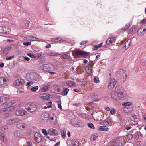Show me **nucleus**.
Listing matches in <instances>:
<instances>
[{
  "label": "nucleus",
  "mask_w": 146,
  "mask_h": 146,
  "mask_svg": "<svg viewBox=\"0 0 146 146\" xmlns=\"http://www.w3.org/2000/svg\"><path fill=\"white\" fill-rule=\"evenodd\" d=\"M126 95L125 92H111V98L115 100H119L120 98H123Z\"/></svg>",
  "instance_id": "obj_1"
},
{
  "label": "nucleus",
  "mask_w": 146,
  "mask_h": 146,
  "mask_svg": "<svg viewBox=\"0 0 146 146\" xmlns=\"http://www.w3.org/2000/svg\"><path fill=\"white\" fill-rule=\"evenodd\" d=\"M26 110L31 113L35 112L37 109L36 106L34 104L29 103L25 106Z\"/></svg>",
  "instance_id": "obj_2"
},
{
  "label": "nucleus",
  "mask_w": 146,
  "mask_h": 146,
  "mask_svg": "<svg viewBox=\"0 0 146 146\" xmlns=\"http://www.w3.org/2000/svg\"><path fill=\"white\" fill-rule=\"evenodd\" d=\"M72 54L73 56H87L89 54L88 52H86L84 51H82L81 50H72Z\"/></svg>",
  "instance_id": "obj_3"
},
{
  "label": "nucleus",
  "mask_w": 146,
  "mask_h": 146,
  "mask_svg": "<svg viewBox=\"0 0 146 146\" xmlns=\"http://www.w3.org/2000/svg\"><path fill=\"white\" fill-rule=\"evenodd\" d=\"M14 103V102L12 103V102L11 103L10 102L8 105V106L7 108H1L0 110V111L1 113L3 112H6L7 111L9 112L11 111L14 108V107L13 106H10L11 105H12Z\"/></svg>",
  "instance_id": "obj_4"
},
{
  "label": "nucleus",
  "mask_w": 146,
  "mask_h": 146,
  "mask_svg": "<svg viewBox=\"0 0 146 146\" xmlns=\"http://www.w3.org/2000/svg\"><path fill=\"white\" fill-rule=\"evenodd\" d=\"M119 74L118 76L119 80H120V81H123L126 79L127 75L124 70H121L119 72Z\"/></svg>",
  "instance_id": "obj_5"
},
{
  "label": "nucleus",
  "mask_w": 146,
  "mask_h": 146,
  "mask_svg": "<svg viewBox=\"0 0 146 146\" xmlns=\"http://www.w3.org/2000/svg\"><path fill=\"white\" fill-rule=\"evenodd\" d=\"M43 69L45 71L49 72L52 70L53 69V68H52V67H53L52 65L50 64H46L43 65Z\"/></svg>",
  "instance_id": "obj_6"
},
{
  "label": "nucleus",
  "mask_w": 146,
  "mask_h": 146,
  "mask_svg": "<svg viewBox=\"0 0 146 146\" xmlns=\"http://www.w3.org/2000/svg\"><path fill=\"white\" fill-rule=\"evenodd\" d=\"M8 99L7 97H5L4 99L2 101V103L0 105V106L1 108H3V107L5 108H7L8 106V105L9 104V103H7V102Z\"/></svg>",
  "instance_id": "obj_7"
},
{
  "label": "nucleus",
  "mask_w": 146,
  "mask_h": 146,
  "mask_svg": "<svg viewBox=\"0 0 146 146\" xmlns=\"http://www.w3.org/2000/svg\"><path fill=\"white\" fill-rule=\"evenodd\" d=\"M39 96L42 99L47 100H50V98H51V96L50 95L46 93L41 94Z\"/></svg>",
  "instance_id": "obj_8"
},
{
  "label": "nucleus",
  "mask_w": 146,
  "mask_h": 146,
  "mask_svg": "<svg viewBox=\"0 0 146 146\" xmlns=\"http://www.w3.org/2000/svg\"><path fill=\"white\" fill-rule=\"evenodd\" d=\"M41 118L43 122H46L49 118V115L48 113H44L42 115Z\"/></svg>",
  "instance_id": "obj_9"
},
{
  "label": "nucleus",
  "mask_w": 146,
  "mask_h": 146,
  "mask_svg": "<svg viewBox=\"0 0 146 146\" xmlns=\"http://www.w3.org/2000/svg\"><path fill=\"white\" fill-rule=\"evenodd\" d=\"M116 83V81L114 79H112L108 85V89L111 90L114 87Z\"/></svg>",
  "instance_id": "obj_10"
},
{
  "label": "nucleus",
  "mask_w": 146,
  "mask_h": 146,
  "mask_svg": "<svg viewBox=\"0 0 146 146\" xmlns=\"http://www.w3.org/2000/svg\"><path fill=\"white\" fill-rule=\"evenodd\" d=\"M35 140L38 143L40 142L42 140V137L40 134L36 133L34 135Z\"/></svg>",
  "instance_id": "obj_11"
},
{
  "label": "nucleus",
  "mask_w": 146,
  "mask_h": 146,
  "mask_svg": "<svg viewBox=\"0 0 146 146\" xmlns=\"http://www.w3.org/2000/svg\"><path fill=\"white\" fill-rule=\"evenodd\" d=\"M48 134L52 136L57 135H58L57 131L53 128L49 129L48 131Z\"/></svg>",
  "instance_id": "obj_12"
},
{
  "label": "nucleus",
  "mask_w": 146,
  "mask_h": 146,
  "mask_svg": "<svg viewBox=\"0 0 146 146\" xmlns=\"http://www.w3.org/2000/svg\"><path fill=\"white\" fill-rule=\"evenodd\" d=\"M72 124L76 127H79L80 126V124L77 121L76 119L74 118L71 119V121Z\"/></svg>",
  "instance_id": "obj_13"
},
{
  "label": "nucleus",
  "mask_w": 146,
  "mask_h": 146,
  "mask_svg": "<svg viewBox=\"0 0 146 146\" xmlns=\"http://www.w3.org/2000/svg\"><path fill=\"white\" fill-rule=\"evenodd\" d=\"M24 83V80L23 79H18L15 81V85L17 86H21Z\"/></svg>",
  "instance_id": "obj_14"
},
{
  "label": "nucleus",
  "mask_w": 146,
  "mask_h": 146,
  "mask_svg": "<svg viewBox=\"0 0 146 146\" xmlns=\"http://www.w3.org/2000/svg\"><path fill=\"white\" fill-rule=\"evenodd\" d=\"M115 38L113 37H111L108 38L106 40V43L107 44L110 45L112 44L113 42L115 41Z\"/></svg>",
  "instance_id": "obj_15"
},
{
  "label": "nucleus",
  "mask_w": 146,
  "mask_h": 146,
  "mask_svg": "<svg viewBox=\"0 0 146 146\" xmlns=\"http://www.w3.org/2000/svg\"><path fill=\"white\" fill-rule=\"evenodd\" d=\"M15 114L17 116H23L25 114V111L21 110H16L15 112Z\"/></svg>",
  "instance_id": "obj_16"
},
{
  "label": "nucleus",
  "mask_w": 146,
  "mask_h": 146,
  "mask_svg": "<svg viewBox=\"0 0 146 146\" xmlns=\"http://www.w3.org/2000/svg\"><path fill=\"white\" fill-rule=\"evenodd\" d=\"M26 126V125H25L24 123H19L16 125V127L20 129H24Z\"/></svg>",
  "instance_id": "obj_17"
},
{
  "label": "nucleus",
  "mask_w": 146,
  "mask_h": 146,
  "mask_svg": "<svg viewBox=\"0 0 146 146\" xmlns=\"http://www.w3.org/2000/svg\"><path fill=\"white\" fill-rule=\"evenodd\" d=\"M51 41L53 42H59L61 43L63 41L62 39L60 38L59 37H57L55 38H53L52 39Z\"/></svg>",
  "instance_id": "obj_18"
},
{
  "label": "nucleus",
  "mask_w": 146,
  "mask_h": 146,
  "mask_svg": "<svg viewBox=\"0 0 146 146\" xmlns=\"http://www.w3.org/2000/svg\"><path fill=\"white\" fill-rule=\"evenodd\" d=\"M83 67L85 68L86 71L88 73L90 74L91 72V70L89 65L88 64L86 66H83Z\"/></svg>",
  "instance_id": "obj_19"
},
{
  "label": "nucleus",
  "mask_w": 146,
  "mask_h": 146,
  "mask_svg": "<svg viewBox=\"0 0 146 146\" xmlns=\"http://www.w3.org/2000/svg\"><path fill=\"white\" fill-rule=\"evenodd\" d=\"M66 83L67 85L70 87H72L75 86V83L72 81H68L66 82Z\"/></svg>",
  "instance_id": "obj_20"
},
{
  "label": "nucleus",
  "mask_w": 146,
  "mask_h": 146,
  "mask_svg": "<svg viewBox=\"0 0 146 146\" xmlns=\"http://www.w3.org/2000/svg\"><path fill=\"white\" fill-rule=\"evenodd\" d=\"M70 56V54L69 53H67L62 55L60 58H61L63 59H67L69 58Z\"/></svg>",
  "instance_id": "obj_21"
},
{
  "label": "nucleus",
  "mask_w": 146,
  "mask_h": 146,
  "mask_svg": "<svg viewBox=\"0 0 146 146\" xmlns=\"http://www.w3.org/2000/svg\"><path fill=\"white\" fill-rule=\"evenodd\" d=\"M14 136L17 137H19L21 136V133L19 131H15L14 132Z\"/></svg>",
  "instance_id": "obj_22"
},
{
  "label": "nucleus",
  "mask_w": 146,
  "mask_h": 146,
  "mask_svg": "<svg viewBox=\"0 0 146 146\" xmlns=\"http://www.w3.org/2000/svg\"><path fill=\"white\" fill-rule=\"evenodd\" d=\"M50 86L46 85L44 86L41 89V91H47L50 88Z\"/></svg>",
  "instance_id": "obj_23"
},
{
  "label": "nucleus",
  "mask_w": 146,
  "mask_h": 146,
  "mask_svg": "<svg viewBox=\"0 0 146 146\" xmlns=\"http://www.w3.org/2000/svg\"><path fill=\"white\" fill-rule=\"evenodd\" d=\"M108 128L106 126H101L98 129V130L107 131H108Z\"/></svg>",
  "instance_id": "obj_24"
},
{
  "label": "nucleus",
  "mask_w": 146,
  "mask_h": 146,
  "mask_svg": "<svg viewBox=\"0 0 146 146\" xmlns=\"http://www.w3.org/2000/svg\"><path fill=\"white\" fill-rule=\"evenodd\" d=\"M98 137L97 134L93 135H91L90 138V139L91 141H94L96 140Z\"/></svg>",
  "instance_id": "obj_25"
},
{
  "label": "nucleus",
  "mask_w": 146,
  "mask_h": 146,
  "mask_svg": "<svg viewBox=\"0 0 146 146\" xmlns=\"http://www.w3.org/2000/svg\"><path fill=\"white\" fill-rule=\"evenodd\" d=\"M55 89L57 90V91H63V87L60 86H58L55 88Z\"/></svg>",
  "instance_id": "obj_26"
},
{
  "label": "nucleus",
  "mask_w": 146,
  "mask_h": 146,
  "mask_svg": "<svg viewBox=\"0 0 146 146\" xmlns=\"http://www.w3.org/2000/svg\"><path fill=\"white\" fill-rule=\"evenodd\" d=\"M48 54L49 56H55L57 55H60V54L58 53H55L52 52H48Z\"/></svg>",
  "instance_id": "obj_27"
},
{
  "label": "nucleus",
  "mask_w": 146,
  "mask_h": 146,
  "mask_svg": "<svg viewBox=\"0 0 146 146\" xmlns=\"http://www.w3.org/2000/svg\"><path fill=\"white\" fill-rule=\"evenodd\" d=\"M12 120L13 124L17 123L21 121L20 119L18 118L12 119Z\"/></svg>",
  "instance_id": "obj_28"
},
{
  "label": "nucleus",
  "mask_w": 146,
  "mask_h": 146,
  "mask_svg": "<svg viewBox=\"0 0 146 146\" xmlns=\"http://www.w3.org/2000/svg\"><path fill=\"white\" fill-rule=\"evenodd\" d=\"M126 136L127 137V138L129 140H130L132 139L133 137V134L131 133H128V134L126 135Z\"/></svg>",
  "instance_id": "obj_29"
},
{
  "label": "nucleus",
  "mask_w": 146,
  "mask_h": 146,
  "mask_svg": "<svg viewBox=\"0 0 146 146\" xmlns=\"http://www.w3.org/2000/svg\"><path fill=\"white\" fill-rule=\"evenodd\" d=\"M24 23L25 24L26 28H28L29 26L30 22L27 20H25L24 21Z\"/></svg>",
  "instance_id": "obj_30"
},
{
  "label": "nucleus",
  "mask_w": 146,
  "mask_h": 146,
  "mask_svg": "<svg viewBox=\"0 0 146 146\" xmlns=\"http://www.w3.org/2000/svg\"><path fill=\"white\" fill-rule=\"evenodd\" d=\"M123 111L126 113H128L131 111V108H130L125 107L123 109Z\"/></svg>",
  "instance_id": "obj_31"
},
{
  "label": "nucleus",
  "mask_w": 146,
  "mask_h": 146,
  "mask_svg": "<svg viewBox=\"0 0 146 146\" xmlns=\"http://www.w3.org/2000/svg\"><path fill=\"white\" fill-rule=\"evenodd\" d=\"M131 25L130 24H127L125 25V26L124 27H123L121 29L122 30H126L127 29L129 28V27Z\"/></svg>",
  "instance_id": "obj_32"
},
{
  "label": "nucleus",
  "mask_w": 146,
  "mask_h": 146,
  "mask_svg": "<svg viewBox=\"0 0 146 146\" xmlns=\"http://www.w3.org/2000/svg\"><path fill=\"white\" fill-rule=\"evenodd\" d=\"M66 133V131L65 129L61 131V135H62V136L63 138H65V137Z\"/></svg>",
  "instance_id": "obj_33"
},
{
  "label": "nucleus",
  "mask_w": 146,
  "mask_h": 146,
  "mask_svg": "<svg viewBox=\"0 0 146 146\" xmlns=\"http://www.w3.org/2000/svg\"><path fill=\"white\" fill-rule=\"evenodd\" d=\"M97 97V94L95 93H93L90 95V98H92V100L96 98Z\"/></svg>",
  "instance_id": "obj_34"
},
{
  "label": "nucleus",
  "mask_w": 146,
  "mask_h": 146,
  "mask_svg": "<svg viewBox=\"0 0 146 146\" xmlns=\"http://www.w3.org/2000/svg\"><path fill=\"white\" fill-rule=\"evenodd\" d=\"M38 88V86L34 87H32L31 89V91H36Z\"/></svg>",
  "instance_id": "obj_35"
},
{
  "label": "nucleus",
  "mask_w": 146,
  "mask_h": 146,
  "mask_svg": "<svg viewBox=\"0 0 146 146\" xmlns=\"http://www.w3.org/2000/svg\"><path fill=\"white\" fill-rule=\"evenodd\" d=\"M52 103V102H51L50 101L48 102V105L47 106V107L46 106H44L43 107V108L44 109H46L47 108H51L52 106H51V104Z\"/></svg>",
  "instance_id": "obj_36"
},
{
  "label": "nucleus",
  "mask_w": 146,
  "mask_h": 146,
  "mask_svg": "<svg viewBox=\"0 0 146 146\" xmlns=\"http://www.w3.org/2000/svg\"><path fill=\"white\" fill-rule=\"evenodd\" d=\"M74 143L73 144V145L74 146H79V141L76 139L74 141Z\"/></svg>",
  "instance_id": "obj_37"
},
{
  "label": "nucleus",
  "mask_w": 146,
  "mask_h": 146,
  "mask_svg": "<svg viewBox=\"0 0 146 146\" xmlns=\"http://www.w3.org/2000/svg\"><path fill=\"white\" fill-rule=\"evenodd\" d=\"M94 82L96 83H98L100 81L99 78L97 76H95L94 78Z\"/></svg>",
  "instance_id": "obj_38"
},
{
  "label": "nucleus",
  "mask_w": 146,
  "mask_h": 146,
  "mask_svg": "<svg viewBox=\"0 0 146 146\" xmlns=\"http://www.w3.org/2000/svg\"><path fill=\"white\" fill-rule=\"evenodd\" d=\"M121 90V87L119 86H116L115 88V91H120Z\"/></svg>",
  "instance_id": "obj_39"
},
{
  "label": "nucleus",
  "mask_w": 146,
  "mask_h": 146,
  "mask_svg": "<svg viewBox=\"0 0 146 146\" xmlns=\"http://www.w3.org/2000/svg\"><path fill=\"white\" fill-rule=\"evenodd\" d=\"M31 38V40H30V41L31 42L33 41H39V40H38L39 39L36 37H32Z\"/></svg>",
  "instance_id": "obj_40"
},
{
  "label": "nucleus",
  "mask_w": 146,
  "mask_h": 146,
  "mask_svg": "<svg viewBox=\"0 0 146 146\" xmlns=\"http://www.w3.org/2000/svg\"><path fill=\"white\" fill-rule=\"evenodd\" d=\"M27 55L31 58H35V54H34L32 53H29L27 54Z\"/></svg>",
  "instance_id": "obj_41"
},
{
  "label": "nucleus",
  "mask_w": 146,
  "mask_h": 146,
  "mask_svg": "<svg viewBox=\"0 0 146 146\" xmlns=\"http://www.w3.org/2000/svg\"><path fill=\"white\" fill-rule=\"evenodd\" d=\"M6 123L8 125H12L13 124L12 119H9L7 121Z\"/></svg>",
  "instance_id": "obj_42"
},
{
  "label": "nucleus",
  "mask_w": 146,
  "mask_h": 146,
  "mask_svg": "<svg viewBox=\"0 0 146 146\" xmlns=\"http://www.w3.org/2000/svg\"><path fill=\"white\" fill-rule=\"evenodd\" d=\"M88 126L92 129H94V127L93 124L92 123H89L88 124Z\"/></svg>",
  "instance_id": "obj_43"
},
{
  "label": "nucleus",
  "mask_w": 146,
  "mask_h": 146,
  "mask_svg": "<svg viewBox=\"0 0 146 146\" xmlns=\"http://www.w3.org/2000/svg\"><path fill=\"white\" fill-rule=\"evenodd\" d=\"M9 52V51L7 49H5L4 50L3 54L4 55H7Z\"/></svg>",
  "instance_id": "obj_44"
},
{
  "label": "nucleus",
  "mask_w": 146,
  "mask_h": 146,
  "mask_svg": "<svg viewBox=\"0 0 146 146\" xmlns=\"http://www.w3.org/2000/svg\"><path fill=\"white\" fill-rule=\"evenodd\" d=\"M33 84V82L31 81H30L28 82L26 84V86H28V87H30L31 85Z\"/></svg>",
  "instance_id": "obj_45"
},
{
  "label": "nucleus",
  "mask_w": 146,
  "mask_h": 146,
  "mask_svg": "<svg viewBox=\"0 0 146 146\" xmlns=\"http://www.w3.org/2000/svg\"><path fill=\"white\" fill-rule=\"evenodd\" d=\"M137 132H136L134 135V138L135 139H138L139 138V135L137 134Z\"/></svg>",
  "instance_id": "obj_46"
},
{
  "label": "nucleus",
  "mask_w": 146,
  "mask_h": 146,
  "mask_svg": "<svg viewBox=\"0 0 146 146\" xmlns=\"http://www.w3.org/2000/svg\"><path fill=\"white\" fill-rule=\"evenodd\" d=\"M35 56L36 57L35 58H38L40 57H41V56H42L41 54L40 53H37L35 54Z\"/></svg>",
  "instance_id": "obj_47"
},
{
  "label": "nucleus",
  "mask_w": 146,
  "mask_h": 146,
  "mask_svg": "<svg viewBox=\"0 0 146 146\" xmlns=\"http://www.w3.org/2000/svg\"><path fill=\"white\" fill-rule=\"evenodd\" d=\"M42 133L45 135H46L48 134L46 130L44 129H42Z\"/></svg>",
  "instance_id": "obj_48"
},
{
  "label": "nucleus",
  "mask_w": 146,
  "mask_h": 146,
  "mask_svg": "<svg viewBox=\"0 0 146 146\" xmlns=\"http://www.w3.org/2000/svg\"><path fill=\"white\" fill-rule=\"evenodd\" d=\"M58 107L59 108V109L60 110H61L62 109V107L61 106V103L60 101L59 102H58Z\"/></svg>",
  "instance_id": "obj_49"
},
{
  "label": "nucleus",
  "mask_w": 146,
  "mask_h": 146,
  "mask_svg": "<svg viewBox=\"0 0 146 146\" xmlns=\"http://www.w3.org/2000/svg\"><path fill=\"white\" fill-rule=\"evenodd\" d=\"M31 43L30 42H25L23 43V45L24 46H28L31 45Z\"/></svg>",
  "instance_id": "obj_50"
},
{
  "label": "nucleus",
  "mask_w": 146,
  "mask_h": 146,
  "mask_svg": "<svg viewBox=\"0 0 146 146\" xmlns=\"http://www.w3.org/2000/svg\"><path fill=\"white\" fill-rule=\"evenodd\" d=\"M1 78H2V83H3V84L6 83L7 80L6 78L3 77H1Z\"/></svg>",
  "instance_id": "obj_51"
},
{
  "label": "nucleus",
  "mask_w": 146,
  "mask_h": 146,
  "mask_svg": "<svg viewBox=\"0 0 146 146\" xmlns=\"http://www.w3.org/2000/svg\"><path fill=\"white\" fill-rule=\"evenodd\" d=\"M141 29L140 28V29H139L138 31H137V33L138 35H140L142 34L143 33H142V31L141 30Z\"/></svg>",
  "instance_id": "obj_52"
},
{
  "label": "nucleus",
  "mask_w": 146,
  "mask_h": 146,
  "mask_svg": "<svg viewBox=\"0 0 146 146\" xmlns=\"http://www.w3.org/2000/svg\"><path fill=\"white\" fill-rule=\"evenodd\" d=\"M116 113V111L114 109L113 110H111L110 111V113L111 114H114Z\"/></svg>",
  "instance_id": "obj_53"
},
{
  "label": "nucleus",
  "mask_w": 146,
  "mask_h": 146,
  "mask_svg": "<svg viewBox=\"0 0 146 146\" xmlns=\"http://www.w3.org/2000/svg\"><path fill=\"white\" fill-rule=\"evenodd\" d=\"M4 116L5 117H9L11 116V114L9 113H7L5 114Z\"/></svg>",
  "instance_id": "obj_54"
},
{
  "label": "nucleus",
  "mask_w": 146,
  "mask_h": 146,
  "mask_svg": "<svg viewBox=\"0 0 146 146\" xmlns=\"http://www.w3.org/2000/svg\"><path fill=\"white\" fill-rule=\"evenodd\" d=\"M14 57V56H9L6 57V60H10L12 58Z\"/></svg>",
  "instance_id": "obj_55"
},
{
  "label": "nucleus",
  "mask_w": 146,
  "mask_h": 146,
  "mask_svg": "<svg viewBox=\"0 0 146 146\" xmlns=\"http://www.w3.org/2000/svg\"><path fill=\"white\" fill-rule=\"evenodd\" d=\"M88 42V41H82L80 44V45H83L86 44Z\"/></svg>",
  "instance_id": "obj_56"
},
{
  "label": "nucleus",
  "mask_w": 146,
  "mask_h": 146,
  "mask_svg": "<svg viewBox=\"0 0 146 146\" xmlns=\"http://www.w3.org/2000/svg\"><path fill=\"white\" fill-rule=\"evenodd\" d=\"M130 105H131L130 102H127L123 104L124 106H129Z\"/></svg>",
  "instance_id": "obj_57"
},
{
  "label": "nucleus",
  "mask_w": 146,
  "mask_h": 146,
  "mask_svg": "<svg viewBox=\"0 0 146 146\" xmlns=\"http://www.w3.org/2000/svg\"><path fill=\"white\" fill-rule=\"evenodd\" d=\"M111 122V120L110 118H107L106 122L107 123H110Z\"/></svg>",
  "instance_id": "obj_58"
},
{
  "label": "nucleus",
  "mask_w": 146,
  "mask_h": 146,
  "mask_svg": "<svg viewBox=\"0 0 146 146\" xmlns=\"http://www.w3.org/2000/svg\"><path fill=\"white\" fill-rule=\"evenodd\" d=\"M32 145V143L31 142V141H28L27 143V146H31Z\"/></svg>",
  "instance_id": "obj_59"
},
{
  "label": "nucleus",
  "mask_w": 146,
  "mask_h": 146,
  "mask_svg": "<svg viewBox=\"0 0 146 146\" xmlns=\"http://www.w3.org/2000/svg\"><path fill=\"white\" fill-rule=\"evenodd\" d=\"M141 30L142 31V32H145L146 31V27L144 28V27H141Z\"/></svg>",
  "instance_id": "obj_60"
},
{
  "label": "nucleus",
  "mask_w": 146,
  "mask_h": 146,
  "mask_svg": "<svg viewBox=\"0 0 146 146\" xmlns=\"http://www.w3.org/2000/svg\"><path fill=\"white\" fill-rule=\"evenodd\" d=\"M69 89L67 88L63 87V91H69Z\"/></svg>",
  "instance_id": "obj_61"
},
{
  "label": "nucleus",
  "mask_w": 146,
  "mask_h": 146,
  "mask_svg": "<svg viewBox=\"0 0 146 146\" xmlns=\"http://www.w3.org/2000/svg\"><path fill=\"white\" fill-rule=\"evenodd\" d=\"M68 92H62L61 95H66Z\"/></svg>",
  "instance_id": "obj_62"
},
{
  "label": "nucleus",
  "mask_w": 146,
  "mask_h": 146,
  "mask_svg": "<svg viewBox=\"0 0 146 146\" xmlns=\"http://www.w3.org/2000/svg\"><path fill=\"white\" fill-rule=\"evenodd\" d=\"M24 59L26 61H29L30 60V58L28 57H24Z\"/></svg>",
  "instance_id": "obj_63"
},
{
  "label": "nucleus",
  "mask_w": 146,
  "mask_h": 146,
  "mask_svg": "<svg viewBox=\"0 0 146 146\" xmlns=\"http://www.w3.org/2000/svg\"><path fill=\"white\" fill-rule=\"evenodd\" d=\"M93 48H94L93 49V50H96L98 49V46L97 45H94L93 46Z\"/></svg>",
  "instance_id": "obj_64"
}]
</instances>
